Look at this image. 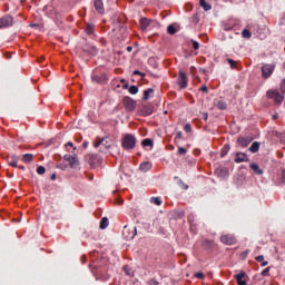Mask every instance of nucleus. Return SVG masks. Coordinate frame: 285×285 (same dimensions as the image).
I'll list each match as a JSON object with an SVG mask.
<instances>
[{
	"instance_id": "obj_18",
	"label": "nucleus",
	"mask_w": 285,
	"mask_h": 285,
	"mask_svg": "<svg viewBox=\"0 0 285 285\" xmlns=\"http://www.w3.org/2000/svg\"><path fill=\"white\" fill-rule=\"evenodd\" d=\"M250 168H252V170H254V173L256 175H263V173H264L262 169H259V165H257L255 163L250 164Z\"/></svg>"
},
{
	"instance_id": "obj_55",
	"label": "nucleus",
	"mask_w": 285,
	"mask_h": 285,
	"mask_svg": "<svg viewBox=\"0 0 285 285\" xmlns=\"http://www.w3.org/2000/svg\"><path fill=\"white\" fill-rule=\"evenodd\" d=\"M67 146H70L72 148L73 145H72V142H68Z\"/></svg>"
},
{
	"instance_id": "obj_45",
	"label": "nucleus",
	"mask_w": 285,
	"mask_h": 285,
	"mask_svg": "<svg viewBox=\"0 0 285 285\" xmlns=\"http://www.w3.org/2000/svg\"><path fill=\"white\" fill-rule=\"evenodd\" d=\"M261 266H268V262L267 261H263L262 263H261Z\"/></svg>"
},
{
	"instance_id": "obj_37",
	"label": "nucleus",
	"mask_w": 285,
	"mask_h": 285,
	"mask_svg": "<svg viewBox=\"0 0 285 285\" xmlns=\"http://www.w3.org/2000/svg\"><path fill=\"white\" fill-rule=\"evenodd\" d=\"M195 277H197V279H204V273H196Z\"/></svg>"
},
{
	"instance_id": "obj_44",
	"label": "nucleus",
	"mask_w": 285,
	"mask_h": 285,
	"mask_svg": "<svg viewBox=\"0 0 285 285\" xmlns=\"http://www.w3.org/2000/svg\"><path fill=\"white\" fill-rule=\"evenodd\" d=\"M205 244H207V246H213L214 242L213 240H205Z\"/></svg>"
},
{
	"instance_id": "obj_9",
	"label": "nucleus",
	"mask_w": 285,
	"mask_h": 285,
	"mask_svg": "<svg viewBox=\"0 0 285 285\" xmlns=\"http://www.w3.org/2000/svg\"><path fill=\"white\" fill-rule=\"evenodd\" d=\"M89 164L92 166V168H97V166L101 165V157L98 155H91L89 158Z\"/></svg>"
},
{
	"instance_id": "obj_28",
	"label": "nucleus",
	"mask_w": 285,
	"mask_h": 285,
	"mask_svg": "<svg viewBox=\"0 0 285 285\" xmlns=\"http://www.w3.org/2000/svg\"><path fill=\"white\" fill-rule=\"evenodd\" d=\"M150 202H151V204H155L156 206H161V198H159V197H151Z\"/></svg>"
},
{
	"instance_id": "obj_30",
	"label": "nucleus",
	"mask_w": 285,
	"mask_h": 285,
	"mask_svg": "<svg viewBox=\"0 0 285 285\" xmlns=\"http://www.w3.org/2000/svg\"><path fill=\"white\" fill-rule=\"evenodd\" d=\"M242 35H243V37H244L245 39H250V37H252L250 31L247 30V29H244L243 32H242Z\"/></svg>"
},
{
	"instance_id": "obj_38",
	"label": "nucleus",
	"mask_w": 285,
	"mask_h": 285,
	"mask_svg": "<svg viewBox=\"0 0 285 285\" xmlns=\"http://www.w3.org/2000/svg\"><path fill=\"white\" fill-rule=\"evenodd\" d=\"M227 61H228L230 68H235V60H233V59H227Z\"/></svg>"
},
{
	"instance_id": "obj_15",
	"label": "nucleus",
	"mask_w": 285,
	"mask_h": 285,
	"mask_svg": "<svg viewBox=\"0 0 285 285\" xmlns=\"http://www.w3.org/2000/svg\"><path fill=\"white\" fill-rule=\"evenodd\" d=\"M153 110V106H142L140 112L142 117H148V115H150Z\"/></svg>"
},
{
	"instance_id": "obj_46",
	"label": "nucleus",
	"mask_w": 285,
	"mask_h": 285,
	"mask_svg": "<svg viewBox=\"0 0 285 285\" xmlns=\"http://www.w3.org/2000/svg\"><path fill=\"white\" fill-rule=\"evenodd\" d=\"M102 146H105V148H110V145H108V140H106Z\"/></svg>"
},
{
	"instance_id": "obj_19",
	"label": "nucleus",
	"mask_w": 285,
	"mask_h": 285,
	"mask_svg": "<svg viewBox=\"0 0 285 285\" xmlns=\"http://www.w3.org/2000/svg\"><path fill=\"white\" fill-rule=\"evenodd\" d=\"M83 51L88 52L89 55H97V48H95V47L85 46Z\"/></svg>"
},
{
	"instance_id": "obj_24",
	"label": "nucleus",
	"mask_w": 285,
	"mask_h": 285,
	"mask_svg": "<svg viewBox=\"0 0 285 285\" xmlns=\"http://www.w3.org/2000/svg\"><path fill=\"white\" fill-rule=\"evenodd\" d=\"M153 92H155V90H153V88L145 90V94H144L145 101H148V99H150V95H153Z\"/></svg>"
},
{
	"instance_id": "obj_16",
	"label": "nucleus",
	"mask_w": 285,
	"mask_h": 285,
	"mask_svg": "<svg viewBox=\"0 0 285 285\" xmlns=\"http://www.w3.org/2000/svg\"><path fill=\"white\" fill-rule=\"evenodd\" d=\"M140 170L141 173H148V170L153 169V164H150L149 161H145L140 165Z\"/></svg>"
},
{
	"instance_id": "obj_25",
	"label": "nucleus",
	"mask_w": 285,
	"mask_h": 285,
	"mask_svg": "<svg viewBox=\"0 0 285 285\" xmlns=\"http://www.w3.org/2000/svg\"><path fill=\"white\" fill-rule=\"evenodd\" d=\"M32 159H35V156L32 154H24L23 155V161L26 164H30V161H32Z\"/></svg>"
},
{
	"instance_id": "obj_36",
	"label": "nucleus",
	"mask_w": 285,
	"mask_h": 285,
	"mask_svg": "<svg viewBox=\"0 0 285 285\" xmlns=\"http://www.w3.org/2000/svg\"><path fill=\"white\" fill-rule=\"evenodd\" d=\"M187 150L184 147H179L178 155H186Z\"/></svg>"
},
{
	"instance_id": "obj_22",
	"label": "nucleus",
	"mask_w": 285,
	"mask_h": 285,
	"mask_svg": "<svg viewBox=\"0 0 285 285\" xmlns=\"http://www.w3.org/2000/svg\"><path fill=\"white\" fill-rule=\"evenodd\" d=\"M85 32H87L88 35H92L95 32V24L88 23L86 26Z\"/></svg>"
},
{
	"instance_id": "obj_34",
	"label": "nucleus",
	"mask_w": 285,
	"mask_h": 285,
	"mask_svg": "<svg viewBox=\"0 0 285 285\" xmlns=\"http://www.w3.org/2000/svg\"><path fill=\"white\" fill-rule=\"evenodd\" d=\"M37 173H38V175H46V167L39 166V167L37 168Z\"/></svg>"
},
{
	"instance_id": "obj_53",
	"label": "nucleus",
	"mask_w": 285,
	"mask_h": 285,
	"mask_svg": "<svg viewBox=\"0 0 285 285\" xmlns=\"http://www.w3.org/2000/svg\"><path fill=\"white\" fill-rule=\"evenodd\" d=\"M135 234L134 235H137V228L135 227L134 229ZM135 236L131 237V239L134 238Z\"/></svg>"
},
{
	"instance_id": "obj_49",
	"label": "nucleus",
	"mask_w": 285,
	"mask_h": 285,
	"mask_svg": "<svg viewBox=\"0 0 285 285\" xmlns=\"http://www.w3.org/2000/svg\"><path fill=\"white\" fill-rule=\"evenodd\" d=\"M134 75H141V71L135 70V71H134Z\"/></svg>"
},
{
	"instance_id": "obj_33",
	"label": "nucleus",
	"mask_w": 285,
	"mask_h": 285,
	"mask_svg": "<svg viewBox=\"0 0 285 285\" xmlns=\"http://www.w3.org/2000/svg\"><path fill=\"white\" fill-rule=\"evenodd\" d=\"M142 146H153V139L146 138L142 140Z\"/></svg>"
},
{
	"instance_id": "obj_3",
	"label": "nucleus",
	"mask_w": 285,
	"mask_h": 285,
	"mask_svg": "<svg viewBox=\"0 0 285 285\" xmlns=\"http://www.w3.org/2000/svg\"><path fill=\"white\" fill-rule=\"evenodd\" d=\"M274 71H275V65H268V63L263 65L262 67L263 79H268V77H271V75H273Z\"/></svg>"
},
{
	"instance_id": "obj_26",
	"label": "nucleus",
	"mask_w": 285,
	"mask_h": 285,
	"mask_svg": "<svg viewBox=\"0 0 285 285\" xmlns=\"http://www.w3.org/2000/svg\"><path fill=\"white\" fill-rule=\"evenodd\" d=\"M105 228H108V217H104L100 222V229L105 230Z\"/></svg>"
},
{
	"instance_id": "obj_50",
	"label": "nucleus",
	"mask_w": 285,
	"mask_h": 285,
	"mask_svg": "<svg viewBox=\"0 0 285 285\" xmlns=\"http://www.w3.org/2000/svg\"><path fill=\"white\" fill-rule=\"evenodd\" d=\"M281 92H285V86H281Z\"/></svg>"
},
{
	"instance_id": "obj_54",
	"label": "nucleus",
	"mask_w": 285,
	"mask_h": 285,
	"mask_svg": "<svg viewBox=\"0 0 285 285\" xmlns=\"http://www.w3.org/2000/svg\"><path fill=\"white\" fill-rule=\"evenodd\" d=\"M177 137H179V139H181V132H177Z\"/></svg>"
},
{
	"instance_id": "obj_12",
	"label": "nucleus",
	"mask_w": 285,
	"mask_h": 285,
	"mask_svg": "<svg viewBox=\"0 0 285 285\" xmlns=\"http://www.w3.org/2000/svg\"><path fill=\"white\" fill-rule=\"evenodd\" d=\"M95 9L97 12H99V14H104V0H95Z\"/></svg>"
},
{
	"instance_id": "obj_58",
	"label": "nucleus",
	"mask_w": 285,
	"mask_h": 285,
	"mask_svg": "<svg viewBox=\"0 0 285 285\" xmlns=\"http://www.w3.org/2000/svg\"><path fill=\"white\" fill-rule=\"evenodd\" d=\"M125 88H128V85H125Z\"/></svg>"
},
{
	"instance_id": "obj_2",
	"label": "nucleus",
	"mask_w": 285,
	"mask_h": 285,
	"mask_svg": "<svg viewBox=\"0 0 285 285\" xmlns=\"http://www.w3.org/2000/svg\"><path fill=\"white\" fill-rule=\"evenodd\" d=\"M267 97L268 99H273L275 104H282V101H284V96H282V94L275 89L268 90Z\"/></svg>"
},
{
	"instance_id": "obj_8",
	"label": "nucleus",
	"mask_w": 285,
	"mask_h": 285,
	"mask_svg": "<svg viewBox=\"0 0 285 285\" xmlns=\"http://www.w3.org/2000/svg\"><path fill=\"white\" fill-rule=\"evenodd\" d=\"M178 85L180 88H188V78L186 77V73L183 71H179L178 76Z\"/></svg>"
},
{
	"instance_id": "obj_27",
	"label": "nucleus",
	"mask_w": 285,
	"mask_h": 285,
	"mask_svg": "<svg viewBox=\"0 0 285 285\" xmlns=\"http://www.w3.org/2000/svg\"><path fill=\"white\" fill-rule=\"evenodd\" d=\"M230 150V146L229 145H225L222 153H220V157H226V155H228V151Z\"/></svg>"
},
{
	"instance_id": "obj_39",
	"label": "nucleus",
	"mask_w": 285,
	"mask_h": 285,
	"mask_svg": "<svg viewBox=\"0 0 285 285\" xmlns=\"http://www.w3.org/2000/svg\"><path fill=\"white\" fill-rule=\"evenodd\" d=\"M191 130H193V127H190V125L187 124V125L185 126V131H186V132H190Z\"/></svg>"
},
{
	"instance_id": "obj_1",
	"label": "nucleus",
	"mask_w": 285,
	"mask_h": 285,
	"mask_svg": "<svg viewBox=\"0 0 285 285\" xmlns=\"http://www.w3.org/2000/svg\"><path fill=\"white\" fill-rule=\"evenodd\" d=\"M121 146L125 150H132L137 146V138L134 135L126 134L122 138Z\"/></svg>"
},
{
	"instance_id": "obj_11",
	"label": "nucleus",
	"mask_w": 285,
	"mask_h": 285,
	"mask_svg": "<svg viewBox=\"0 0 285 285\" xmlns=\"http://www.w3.org/2000/svg\"><path fill=\"white\" fill-rule=\"evenodd\" d=\"M237 141H238L239 146H242L243 148H247L250 145V142L253 141V138L239 137Z\"/></svg>"
},
{
	"instance_id": "obj_51",
	"label": "nucleus",
	"mask_w": 285,
	"mask_h": 285,
	"mask_svg": "<svg viewBox=\"0 0 285 285\" xmlns=\"http://www.w3.org/2000/svg\"><path fill=\"white\" fill-rule=\"evenodd\" d=\"M82 146H83V148H88V141H85V142L82 144Z\"/></svg>"
},
{
	"instance_id": "obj_41",
	"label": "nucleus",
	"mask_w": 285,
	"mask_h": 285,
	"mask_svg": "<svg viewBox=\"0 0 285 285\" xmlns=\"http://www.w3.org/2000/svg\"><path fill=\"white\" fill-rule=\"evenodd\" d=\"M200 90H202V92H208V87L203 86V87H200Z\"/></svg>"
},
{
	"instance_id": "obj_32",
	"label": "nucleus",
	"mask_w": 285,
	"mask_h": 285,
	"mask_svg": "<svg viewBox=\"0 0 285 285\" xmlns=\"http://www.w3.org/2000/svg\"><path fill=\"white\" fill-rule=\"evenodd\" d=\"M129 92L130 95H137V92H139V88H137V86H131L129 88Z\"/></svg>"
},
{
	"instance_id": "obj_57",
	"label": "nucleus",
	"mask_w": 285,
	"mask_h": 285,
	"mask_svg": "<svg viewBox=\"0 0 285 285\" xmlns=\"http://www.w3.org/2000/svg\"><path fill=\"white\" fill-rule=\"evenodd\" d=\"M273 119H274V120L277 119V115H274V116H273Z\"/></svg>"
},
{
	"instance_id": "obj_21",
	"label": "nucleus",
	"mask_w": 285,
	"mask_h": 285,
	"mask_svg": "<svg viewBox=\"0 0 285 285\" xmlns=\"http://www.w3.org/2000/svg\"><path fill=\"white\" fill-rule=\"evenodd\" d=\"M259 146H261V144L257 142V141H255V142H253L252 146L249 147V150H250L252 153H258V151H259Z\"/></svg>"
},
{
	"instance_id": "obj_20",
	"label": "nucleus",
	"mask_w": 285,
	"mask_h": 285,
	"mask_svg": "<svg viewBox=\"0 0 285 285\" xmlns=\"http://www.w3.org/2000/svg\"><path fill=\"white\" fill-rule=\"evenodd\" d=\"M148 26H150V20H148L146 18L140 19V28L142 30H146V28H148Z\"/></svg>"
},
{
	"instance_id": "obj_4",
	"label": "nucleus",
	"mask_w": 285,
	"mask_h": 285,
	"mask_svg": "<svg viewBox=\"0 0 285 285\" xmlns=\"http://www.w3.org/2000/svg\"><path fill=\"white\" fill-rule=\"evenodd\" d=\"M222 244H226L227 246H233V244L237 243V238L233 236V234H226L220 236Z\"/></svg>"
},
{
	"instance_id": "obj_5",
	"label": "nucleus",
	"mask_w": 285,
	"mask_h": 285,
	"mask_svg": "<svg viewBox=\"0 0 285 285\" xmlns=\"http://www.w3.org/2000/svg\"><path fill=\"white\" fill-rule=\"evenodd\" d=\"M14 23V19L11 16H4L0 18V29L1 28H10Z\"/></svg>"
},
{
	"instance_id": "obj_13",
	"label": "nucleus",
	"mask_w": 285,
	"mask_h": 285,
	"mask_svg": "<svg viewBox=\"0 0 285 285\" xmlns=\"http://www.w3.org/2000/svg\"><path fill=\"white\" fill-rule=\"evenodd\" d=\"M18 161H19V157L17 155H11L8 157V164L9 166H12V168H17Z\"/></svg>"
},
{
	"instance_id": "obj_56",
	"label": "nucleus",
	"mask_w": 285,
	"mask_h": 285,
	"mask_svg": "<svg viewBox=\"0 0 285 285\" xmlns=\"http://www.w3.org/2000/svg\"><path fill=\"white\" fill-rule=\"evenodd\" d=\"M51 179H57V176H56V175H52V176H51Z\"/></svg>"
},
{
	"instance_id": "obj_6",
	"label": "nucleus",
	"mask_w": 285,
	"mask_h": 285,
	"mask_svg": "<svg viewBox=\"0 0 285 285\" xmlns=\"http://www.w3.org/2000/svg\"><path fill=\"white\" fill-rule=\"evenodd\" d=\"M124 106L127 110L132 111L135 108H137V102L132 100L130 97H125L124 98Z\"/></svg>"
},
{
	"instance_id": "obj_48",
	"label": "nucleus",
	"mask_w": 285,
	"mask_h": 285,
	"mask_svg": "<svg viewBox=\"0 0 285 285\" xmlns=\"http://www.w3.org/2000/svg\"><path fill=\"white\" fill-rule=\"evenodd\" d=\"M204 119H205V121L208 119V112L204 114Z\"/></svg>"
},
{
	"instance_id": "obj_47",
	"label": "nucleus",
	"mask_w": 285,
	"mask_h": 285,
	"mask_svg": "<svg viewBox=\"0 0 285 285\" xmlns=\"http://www.w3.org/2000/svg\"><path fill=\"white\" fill-rule=\"evenodd\" d=\"M282 177H283V183L285 184V170H283Z\"/></svg>"
},
{
	"instance_id": "obj_17",
	"label": "nucleus",
	"mask_w": 285,
	"mask_h": 285,
	"mask_svg": "<svg viewBox=\"0 0 285 285\" xmlns=\"http://www.w3.org/2000/svg\"><path fill=\"white\" fill-rule=\"evenodd\" d=\"M246 154L244 153H237L236 154V158H235V163L236 164H242L243 161H246Z\"/></svg>"
},
{
	"instance_id": "obj_52",
	"label": "nucleus",
	"mask_w": 285,
	"mask_h": 285,
	"mask_svg": "<svg viewBox=\"0 0 285 285\" xmlns=\"http://www.w3.org/2000/svg\"><path fill=\"white\" fill-rule=\"evenodd\" d=\"M128 52H132V47H127Z\"/></svg>"
},
{
	"instance_id": "obj_14",
	"label": "nucleus",
	"mask_w": 285,
	"mask_h": 285,
	"mask_svg": "<svg viewBox=\"0 0 285 285\" xmlns=\"http://www.w3.org/2000/svg\"><path fill=\"white\" fill-rule=\"evenodd\" d=\"M214 106L218 108V110H226L228 105H226V101L224 100H215Z\"/></svg>"
},
{
	"instance_id": "obj_60",
	"label": "nucleus",
	"mask_w": 285,
	"mask_h": 285,
	"mask_svg": "<svg viewBox=\"0 0 285 285\" xmlns=\"http://www.w3.org/2000/svg\"><path fill=\"white\" fill-rule=\"evenodd\" d=\"M283 81H284V83H285V79H284Z\"/></svg>"
},
{
	"instance_id": "obj_43",
	"label": "nucleus",
	"mask_w": 285,
	"mask_h": 285,
	"mask_svg": "<svg viewBox=\"0 0 285 285\" xmlns=\"http://www.w3.org/2000/svg\"><path fill=\"white\" fill-rule=\"evenodd\" d=\"M124 271H125V273H127L128 275H130V267L125 266V267H124Z\"/></svg>"
},
{
	"instance_id": "obj_7",
	"label": "nucleus",
	"mask_w": 285,
	"mask_h": 285,
	"mask_svg": "<svg viewBox=\"0 0 285 285\" xmlns=\"http://www.w3.org/2000/svg\"><path fill=\"white\" fill-rule=\"evenodd\" d=\"M66 161L69 163V166L71 168H77L79 166V159H77V155H66L65 156Z\"/></svg>"
},
{
	"instance_id": "obj_59",
	"label": "nucleus",
	"mask_w": 285,
	"mask_h": 285,
	"mask_svg": "<svg viewBox=\"0 0 285 285\" xmlns=\"http://www.w3.org/2000/svg\"><path fill=\"white\" fill-rule=\"evenodd\" d=\"M124 81H126V80H121L122 83H124Z\"/></svg>"
},
{
	"instance_id": "obj_31",
	"label": "nucleus",
	"mask_w": 285,
	"mask_h": 285,
	"mask_svg": "<svg viewBox=\"0 0 285 285\" xmlns=\"http://www.w3.org/2000/svg\"><path fill=\"white\" fill-rule=\"evenodd\" d=\"M102 144H106V138H101L100 140L96 141L94 147L99 148V146H102Z\"/></svg>"
},
{
	"instance_id": "obj_35",
	"label": "nucleus",
	"mask_w": 285,
	"mask_h": 285,
	"mask_svg": "<svg viewBox=\"0 0 285 285\" xmlns=\"http://www.w3.org/2000/svg\"><path fill=\"white\" fill-rule=\"evenodd\" d=\"M194 50H199V43L196 40H191Z\"/></svg>"
},
{
	"instance_id": "obj_42",
	"label": "nucleus",
	"mask_w": 285,
	"mask_h": 285,
	"mask_svg": "<svg viewBox=\"0 0 285 285\" xmlns=\"http://www.w3.org/2000/svg\"><path fill=\"white\" fill-rule=\"evenodd\" d=\"M264 261V256L263 255H259L256 257V262H263Z\"/></svg>"
},
{
	"instance_id": "obj_23",
	"label": "nucleus",
	"mask_w": 285,
	"mask_h": 285,
	"mask_svg": "<svg viewBox=\"0 0 285 285\" xmlns=\"http://www.w3.org/2000/svg\"><path fill=\"white\" fill-rule=\"evenodd\" d=\"M200 6L206 12H208V10H212L213 8L210 4H208V2H206V0H200Z\"/></svg>"
},
{
	"instance_id": "obj_29",
	"label": "nucleus",
	"mask_w": 285,
	"mask_h": 285,
	"mask_svg": "<svg viewBox=\"0 0 285 285\" xmlns=\"http://www.w3.org/2000/svg\"><path fill=\"white\" fill-rule=\"evenodd\" d=\"M167 32H168V35H175L177 32V28H175V26H173V24H169L167 27Z\"/></svg>"
},
{
	"instance_id": "obj_10",
	"label": "nucleus",
	"mask_w": 285,
	"mask_h": 285,
	"mask_svg": "<svg viewBox=\"0 0 285 285\" xmlns=\"http://www.w3.org/2000/svg\"><path fill=\"white\" fill-rule=\"evenodd\" d=\"M234 277H235L238 285H246L247 284V282H246V272H240V273L236 274Z\"/></svg>"
},
{
	"instance_id": "obj_40",
	"label": "nucleus",
	"mask_w": 285,
	"mask_h": 285,
	"mask_svg": "<svg viewBox=\"0 0 285 285\" xmlns=\"http://www.w3.org/2000/svg\"><path fill=\"white\" fill-rule=\"evenodd\" d=\"M268 271H271V268H268V267H267V268H265V269L262 272V275H263V276L268 275Z\"/></svg>"
}]
</instances>
